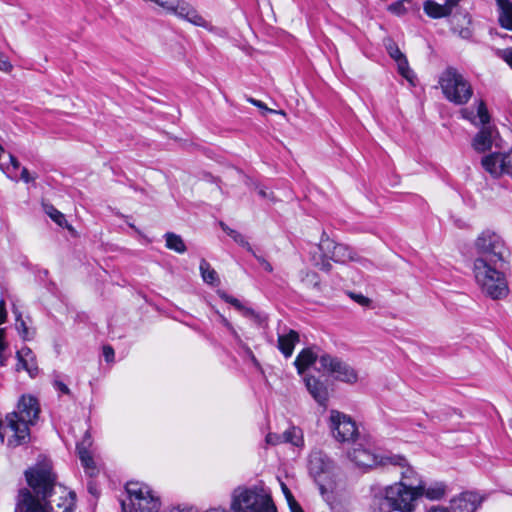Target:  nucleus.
<instances>
[{
  "instance_id": "obj_30",
  "label": "nucleus",
  "mask_w": 512,
  "mask_h": 512,
  "mask_svg": "<svg viewBox=\"0 0 512 512\" xmlns=\"http://www.w3.org/2000/svg\"><path fill=\"white\" fill-rule=\"evenodd\" d=\"M337 244L338 243H335L332 239L329 238L328 234L325 231H323L318 247L324 257L331 259L334 247H336Z\"/></svg>"
},
{
  "instance_id": "obj_40",
  "label": "nucleus",
  "mask_w": 512,
  "mask_h": 512,
  "mask_svg": "<svg viewBox=\"0 0 512 512\" xmlns=\"http://www.w3.org/2000/svg\"><path fill=\"white\" fill-rule=\"evenodd\" d=\"M478 117L480 119V123L483 126H486L487 123L490 121V116L487 110V107L483 101L479 102L478 108H477Z\"/></svg>"
},
{
  "instance_id": "obj_2",
  "label": "nucleus",
  "mask_w": 512,
  "mask_h": 512,
  "mask_svg": "<svg viewBox=\"0 0 512 512\" xmlns=\"http://www.w3.org/2000/svg\"><path fill=\"white\" fill-rule=\"evenodd\" d=\"M39 414L40 404L36 397L24 394L19 398L16 410L6 415V427L13 432L9 446L16 447L29 441L30 426L35 425Z\"/></svg>"
},
{
  "instance_id": "obj_17",
  "label": "nucleus",
  "mask_w": 512,
  "mask_h": 512,
  "mask_svg": "<svg viewBox=\"0 0 512 512\" xmlns=\"http://www.w3.org/2000/svg\"><path fill=\"white\" fill-rule=\"evenodd\" d=\"M415 489L417 494H419V498L425 496L429 500H440L446 494V485L443 482H435L429 487H425L423 481H419L415 485Z\"/></svg>"
},
{
  "instance_id": "obj_48",
  "label": "nucleus",
  "mask_w": 512,
  "mask_h": 512,
  "mask_svg": "<svg viewBox=\"0 0 512 512\" xmlns=\"http://www.w3.org/2000/svg\"><path fill=\"white\" fill-rule=\"evenodd\" d=\"M7 320L6 304L4 299L0 300V325L5 323Z\"/></svg>"
},
{
  "instance_id": "obj_34",
  "label": "nucleus",
  "mask_w": 512,
  "mask_h": 512,
  "mask_svg": "<svg viewBox=\"0 0 512 512\" xmlns=\"http://www.w3.org/2000/svg\"><path fill=\"white\" fill-rule=\"evenodd\" d=\"M396 62L398 66V72L401 74V76H403L410 83H413L415 75L414 72L409 67L407 58L403 57Z\"/></svg>"
},
{
  "instance_id": "obj_46",
  "label": "nucleus",
  "mask_w": 512,
  "mask_h": 512,
  "mask_svg": "<svg viewBox=\"0 0 512 512\" xmlns=\"http://www.w3.org/2000/svg\"><path fill=\"white\" fill-rule=\"evenodd\" d=\"M255 259L259 262V264L264 268L265 271L271 273L273 271L272 265L261 255L256 254L254 251V254H252Z\"/></svg>"
},
{
  "instance_id": "obj_49",
  "label": "nucleus",
  "mask_w": 512,
  "mask_h": 512,
  "mask_svg": "<svg viewBox=\"0 0 512 512\" xmlns=\"http://www.w3.org/2000/svg\"><path fill=\"white\" fill-rule=\"evenodd\" d=\"M281 489H282V492L286 498V501L287 503L288 502H291L292 500H295L293 494L291 493V491L289 490V488L287 487V485L283 482H281Z\"/></svg>"
},
{
  "instance_id": "obj_47",
  "label": "nucleus",
  "mask_w": 512,
  "mask_h": 512,
  "mask_svg": "<svg viewBox=\"0 0 512 512\" xmlns=\"http://www.w3.org/2000/svg\"><path fill=\"white\" fill-rule=\"evenodd\" d=\"M103 356L107 362H112L114 360V349L111 346H104Z\"/></svg>"
},
{
  "instance_id": "obj_55",
  "label": "nucleus",
  "mask_w": 512,
  "mask_h": 512,
  "mask_svg": "<svg viewBox=\"0 0 512 512\" xmlns=\"http://www.w3.org/2000/svg\"><path fill=\"white\" fill-rule=\"evenodd\" d=\"M249 101H250L253 105H255V106L259 107V108L265 109V110H266V111H268V112H273V110H272V109H268V108L265 106V104H264L263 102H261L260 100H256V99L251 98V99H249Z\"/></svg>"
},
{
  "instance_id": "obj_18",
  "label": "nucleus",
  "mask_w": 512,
  "mask_h": 512,
  "mask_svg": "<svg viewBox=\"0 0 512 512\" xmlns=\"http://www.w3.org/2000/svg\"><path fill=\"white\" fill-rule=\"evenodd\" d=\"M493 144V130L489 126H483L475 135L472 146L478 152L490 150Z\"/></svg>"
},
{
  "instance_id": "obj_39",
  "label": "nucleus",
  "mask_w": 512,
  "mask_h": 512,
  "mask_svg": "<svg viewBox=\"0 0 512 512\" xmlns=\"http://www.w3.org/2000/svg\"><path fill=\"white\" fill-rule=\"evenodd\" d=\"M91 445H92L91 434L89 431H86L83 436V439L76 446L77 453L81 454V452H90L89 448L91 447Z\"/></svg>"
},
{
  "instance_id": "obj_8",
  "label": "nucleus",
  "mask_w": 512,
  "mask_h": 512,
  "mask_svg": "<svg viewBox=\"0 0 512 512\" xmlns=\"http://www.w3.org/2000/svg\"><path fill=\"white\" fill-rule=\"evenodd\" d=\"M126 491L131 502L130 512H158L160 508L159 500L151 493L147 485L138 482H128Z\"/></svg>"
},
{
  "instance_id": "obj_62",
  "label": "nucleus",
  "mask_w": 512,
  "mask_h": 512,
  "mask_svg": "<svg viewBox=\"0 0 512 512\" xmlns=\"http://www.w3.org/2000/svg\"><path fill=\"white\" fill-rule=\"evenodd\" d=\"M258 194L262 198L268 197V193L266 192V190L263 187H258Z\"/></svg>"
},
{
  "instance_id": "obj_38",
  "label": "nucleus",
  "mask_w": 512,
  "mask_h": 512,
  "mask_svg": "<svg viewBox=\"0 0 512 512\" xmlns=\"http://www.w3.org/2000/svg\"><path fill=\"white\" fill-rule=\"evenodd\" d=\"M52 385H53V388L56 391H58L60 394L67 395V396H72L71 390L69 389V387L62 380H60L58 375L54 376V379L52 381Z\"/></svg>"
},
{
  "instance_id": "obj_32",
  "label": "nucleus",
  "mask_w": 512,
  "mask_h": 512,
  "mask_svg": "<svg viewBox=\"0 0 512 512\" xmlns=\"http://www.w3.org/2000/svg\"><path fill=\"white\" fill-rule=\"evenodd\" d=\"M20 369H24L25 371H27L31 378L36 377L39 372L36 359L25 358L22 359L21 362L18 361L16 365V370L19 371Z\"/></svg>"
},
{
  "instance_id": "obj_44",
  "label": "nucleus",
  "mask_w": 512,
  "mask_h": 512,
  "mask_svg": "<svg viewBox=\"0 0 512 512\" xmlns=\"http://www.w3.org/2000/svg\"><path fill=\"white\" fill-rule=\"evenodd\" d=\"M12 69L13 65L10 63L8 58H6L0 51V70L9 73L12 71Z\"/></svg>"
},
{
  "instance_id": "obj_54",
  "label": "nucleus",
  "mask_w": 512,
  "mask_h": 512,
  "mask_svg": "<svg viewBox=\"0 0 512 512\" xmlns=\"http://www.w3.org/2000/svg\"><path fill=\"white\" fill-rule=\"evenodd\" d=\"M7 343L5 341V328H0V350H6Z\"/></svg>"
},
{
  "instance_id": "obj_33",
  "label": "nucleus",
  "mask_w": 512,
  "mask_h": 512,
  "mask_svg": "<svg viewBox=\"0 0 512 512\" xmlns=\"http://www.w3.org/2000/svg\"><path fill=\"white\" fill-rule=\"evenodd\" d=\"M43 208L45 213L49 215V217L59 226L67 224L65 216L60 211H58L53 205L43 204Z\"/></svg>"
},
{
  "instance_id": "obj_13",
  "label": "nucleus",
  "mask_w": 512,
  "mask_h": 512,
  "mask_svg": "<svg viewBox=\"0 0 512 512\" xmlns=\"http://www.w3.org/2000/svg\"><path fill=\"white\" fill-rule=\"evenodd\" d=\"M251 504L247 512H277L270 493L262 486L255 485Z\"/></svg>"
},
{
  "instance_id": "obj_9",
  "label": "nucleus",
  "mask_w": 512,
  "mask_h": 512,
  "mask_svg": "<svg viewBox=\"0 0 512 512\" xmlns=\"http://www.w3.org/2000/svg\"><path fill=\"white\" fill-rule=\"evenodd\" d=\"M329 427L334 438L343 443H355L359 439V432L355 421L348 415L331 410Z\"/></svg>"
},
{
  "instance_id": "obj_20",
  "label": "nucleus",
  "mask_w": 512,
  "mask_h": 512,
  "mask_svg": "<svg viewBox=\"0 0 512 512\" xmlns=\"http://www.w3.org/2000/svg\"><path fill=\"white\" fill-rule=\"evenodd\" d=\"M499 10L498 21L501 27L512 31V2L510 0H496Z\"/></svg>"
},
{
  "instance_id": "obj_41",
  "label": "nucleus",
  "mask_w": 512,
  "mask_h": 512,
  "mask_svg": "<svg viewBox=\"0 0 512 512\" xmlns=\"http://www.w3.org/2000/svg\"><path fill=\"white\" fill-rule=\"evenodd\" d=\"M219 296H220V297H221L225 302H227V303H229V304L233 305V306H234L237 310H239V311H241V310L243 309V307H244L238 299H236V298H234V297H232V296L228 295V294H227V293H225V292H219Z\"/></svg>"
},
{
  "instance_id": "obj_64",
  "label": "nucleus",
  "mask_w": 512,
  "mask_h": 512,
  "mask_svg": "<svg viewBox=\"0 0 512 512\" xmlns=\"http://www.w3.org/2000/svg\"><path fill=\"white\" fill-rule=\"evenodd\" d=\"M88 490H89V492L91 494H95L96 493V490H95V488H94V486L92 485L91 482H89V484H88Z\"/></svg>"
},
{
  "instance_id": "obj_14",
  "label": "nucleus",
  "mask_w": 512,
  "mask_h": 512,
  "mask_svg": "<svg viewBox=\"0 0 512 512\" xmlns=\"http://www.w3.org/2000/svg\"><path fill=\"white\" fill-rule=\"evenodd\" d=\"M483 499L475 492H463L451 500L455 512H475Z\"/></svg>"
},
{
  "instance_id": "obj_56",
  "label": "nucleus",
  "mask_w": 512,
  "mask_h": 512,
  "mask_svg": "<svg viewBox=\"0 0 512 512\" xmlns=\"http://www.w3.org/2000/svg\"><path fill=\"white\" fill-rule=\"evenodd\" d=\"M402 3L401 2H397V3H393L390 5L389 9L392 11V12H396V13H399L402 9Z\"/></svg>"
},
{
  "instance_id": "obj_43",
  "label": "nucleus",
  "mask_w": 512,
  "mask_h": 512,
  "mask_svg": "<svg viewBox=\"0 0 512 512\" xmlns=\"http://www.w3.org/2000/svg\"><path fill=\"white\" fill-rule=\"evenodd\" d=\"M388 53L391 58H393L395 61L400 60L401 58L405 57V55L400 51L398 46L394 43H391L387 46Z\"/></svg>"
},
{
  "instance_id": "obj_37",
  "label": "nucleus",
  "mask_w": 512,
  "mask_h": 512,
  "mask_svg": "<svg viewBox=\"0 0 512 512\" xmlns=\"http://www.w3.org/2000/svg\"><path fill=\"white\" fill-rule=\"evenodd\" d=\"M13 312L16 315V329H17V331L19 332V334H20V336L22 337L23 340H28L29 339V336H28L29 330H28V327H27L25 321L22 319L21 313L19 311H17V310H13Z\"/></svg>"
},
{
  "instance_id": "obj_6",
  "label": "nucleus",
  "mask_w": 512,
  "mask_h": 512,
  "mask_svg": "<svg viewBox=\"0 0 512 512\" xmlns=\"http://www.w3.org/2000/svg\"><path fill=\"white\" fill-rule=\"evenodd\" d=\"M474 247L477 253L475 260H483L487 264H505L507 247L500 235L485 230L476 238Z\"/></svg>"
},
{
  "instance_id": "obj_16",
  "label": "nucleus",
  "mask_w": 512,
  "mask_h": 512,
  "mask_svg": "<svg viewBox=\"0 0 512 512\" xmlns=\"http://www.w3.org/2000/svg\"><path fill=\"white\" fill-rule=\"evenodd\" d=\"M307 390L315 401L323 407H326L328 401V390L326 386L317 378L310 376L305 378Z\"/></svg>"
},
{
  "instance_id": "obj_63",
  "label": "nucleus",
  "mask_w": 512,
  "mask_h": 512,
  "mask_svg": "<svg viewBox=\"0 0 512 512\" xmlns=\"http://www.w3.org/2000/svg\"><path fill=\"white\" fill-rule=\"evenodd\" d=\"M248 352H249V355H250V357H251V360H252L253 364H254L256 367H259V366H260V364H259L258 360L256 359V357L254 356V354L251 352V350H250V349H248Z\"/></svg>"
},
{
  "instance_id": "obj_11",
  "label": "nucleus",
  "mask_w": 512,
  "mask_h": 512,
  "mask_svg": "<svg viewBox=\"0 0 512 512\" xmlns=\"http://www.w3.org/2000/svg\"><path fill=\"white\" fill-rule=\"evenodd\" d=\"M481 165L494 178L504 174L512 177V150L486 155L482 158Z\"/></svg>"
},
{
  "instance_id": "obj_12",
  "label": "nucleus",
  "mask_w": 512,
  "mask_h": 512,
  "mask_svg": "<svg viewBox=\"0 0 512 512\" xmlns=\"http://www.w3.org/2000/svg\"><path fill=\"white\" fill-rule=\"evenodd\" d=\"M333 467L332 461L321 452H314L309 456L308 468L310 474L319 484L321 494L325 497L326 489L323 484L325 475L330 474Z\"/></svg>"
},
{
  "instance_id": "obj_1",
  "label": "nucleus",
  "mask_w": 512,
  "mask_h": 512,
  "mask_svg": "<svg viewBox=\"0 0 512 512\" xmlns=\"http://www.w3.org/2000/svg\"><path fill=\"white\" fill-rule=\"evenodd\" d=\"M28 485L35 495L27 488L19 490L15 512H72L74 509V497H65L61 502L53 506L48 498L51 496L56 476L51 468L46 465H37L25 472Z\"/></svg>"
},
{
  "instance_id": "obj_23",
  "label": "nucleus",
  "mask_w": 512,
  "mask_h": 512,
  "mask_svg": "<svg viewBox=\"0 0 512 512\" xmlns=\"http://www.w3.org/2000/svg\"><path fill=\"white\" fill-rule=\"evenodd\" d=\"M424 12L433 19L450 16L445 4H439L433 0H426L423 5Z\"/></svg>"
},
{
  "instance_id": "obj_60",
  "label": "nucleus",
  "mask_w": 512,
  "mask_h": 512,
  "mask_svg": "<svg viewBox=\"0 0 512 512\" xmlns=\"http://www.w3.org/2000/svg\"><path fill=\"white\" fill-rule=\"evenodd\" d=\"M4 352L5 350H0V366H5L7 363V357Z\"/></svg>"
},
{
  "instance_id": "obj_53",
  "label": "nucleus",
  "mask_w": 512,
  "mask_h": 512,
  "mask_svg": "<svg viewBox=\"0 0 512 512\" xmlns=\"http://www.w3.org/2000/svg\"><path fill=\"white\" fill-rule=\"evenodd\" d=\"M503 59L512 68V48H508L503 52Z\"/></svg>"
},
{
  "instance_id": "obj_21",
  "label": "nucleus",
  "mask_w": 512,
  "mask_h": 512,
  "mask_svg": "<svg viewBox=\"0 0 512 512\" xmlns=\"http://www.w3.org/2000/svg\"><path fill=\"white\" fill-rule=\"evenodd\" d=\"M317 359V355L312 351L311 348L303 349L296 357L294 365L297 368L299 374H303L304 371L312 365Z\"/></svg>"
},
{
  "instance_id": "obj_31",
  "label": "nucleus",
  "mask_w": 512,
  "mask_h": 512,
  "mask_svg": "<svg viewBox=\"0 0 512 512\" xmlns=\"http://www.w3.org/2000/svg\"><path fill=\"white\" fill-rule=\"evenodd\" d=\"M188 12L183 18L184 20L192 23L195 26L203 27L208 29L210 24L198 13V11L191 6V8H187Z\"/></svg>"
},
{
  "instance_id": "obj_22",
  "label": "nucleus",
  "mask_w": 512,
  "mask_h": 512,
  "mask_svg": "<svg viewBox=\"0 0 512 512\" xmlns=\"http://www.w3.org/2000/svg\"><path fill=\"white\" fill-rule=\"evenodd\" d=\"M191 4L184 0L169 1L165 0V3H161V7L167 12L176 15L179 18H184L188 12L187 8H191Z\"/></svg>"
},
{
  "instance_id": "obj_42",
  "label": "nucleus",
  "mask_w": 512,
  "mask_h": 512,
  "mask_svg": "<svg viewBox=\"0 0 512 512\" xmlns=\"http://www.w3.org/2000/svg\"><path fill=\"white\" fill-rule=\"evenodd\" d=\"M16 358H17V361H19V362H21V360L25 359V358L36 359L32 350L27 346L22 347L20 350H18L16 352Z\"/></svg>"
},
{
  "instance_id": "obj_26",
  "label": "nucleus",
  "mask_w": 512,
  "mask_h": 512,
  "mask_svg": "<svg viewBox=\"0 0 512 512\" xmlns=\"http://www.w3.org/2000/svg\"><path fill=\"white\" fill-rule=\"evenodd\" d=\"M164 239L168 249L173 250L179 254H183L187 251L186 244L180 235L173 232H167L164 235Z\"/></svg>"
},
{
  "instance_id": "obj_57",
  "label": "nucleus",
  "mask_w": 512,
  "mask_h": 512,
  "mask_svg": "<svg viewBox=\"0 0 512 512\" xmlns=\"http://www.w3.org/2000/svg\"><path fill=\"white\" fill-rule=\"evenodd\" d=\"M355 298V300L360 303L361 305H366L368 304L369 302V299L366 298L365 296L363 295H356V296H353Z\"/></svg>"
},
{
  "instance_id": "obj_59",
  "label": "nucleus",
  "mask_w": 512,
  "mask_h": 512,
  "mask_svg": "<svg viewBox=\"0 0 512 512\" xmlns=\"http://www.w3.org/2000/svg\"><path fill=\"white\" fill-rule=\"evenodd\" d=\"M427 512H450V511L446 507L433 506Z\"/></svg>"
},
{
  "instance_id": "obj_35",
  "label": "nucleus",
  "mask_w": 512,
  "mask_h": 512,
  "mask_svg": "<svg viewBox=\"0 0 512 512\" xmlns=\"http://www.w3.org/2000/svg\"><path fill=\"white\" fill-rule=\"evenodd\" d=\"M400 467L403 469L401 471V480L400 481H403V482L414 481V483H415L414 486L417 485L419 481H421L420 479H418L417 473L414 471V469L407 464L406 459H405L404 465L400 466Z\"/></svg>"
},
{
  "instance_id": "obj_15",
  "label": "nucleus",
  "mask_w": 512,
  "mask_h": 512,
  "mask_svg": "<svg viewBox=\"0 0 512 512\" xmlns=\"http://www.w3.org/2000/svg\"><path fill=\"white\" fill-rule=\"evenodd\" d=\"M255 491V486L250 488H236L232 493L231 511L232 512H247L251 509L252 496Z\"/></svg>"
},
{
  "instance_id": "obj_36",
  "label": "nucleus",
  "mask_w": 512,
  "mask_h": 512,
  "mask_svg": "<svg viewBox=\"0 0 512 512\" xmlns=\"http://www.w3.org/2000/svg\"><path fill=\"white\" fill-rule=\"evenodd\" d=\"M243 316L250 318L258 325L262 326L266 323V317L264 315H261L260 313L256 312L252 308L243 307V309L240 311Z\"/></svg>"
},
{
  "instance_id": "obj_45",
  "label": "nucleus",
  "mask_w": 512,
  "mask_h": 512,
  "mask_svg": "<svg viewBox=\"0 0 512 512\" xmlns=\"http://www.w3.org/2000/svg\"><path fill=\"white\" fill-rule=\"evenodd\" d=\"M266 442H267V444H270V445H278V444L284 443L283 438H281V434H277V433L267 434Z\"/></svg>"
},
{
  "instance_id": "obj_24",
  "label": "nucleus",
  "mask_w": 512,
  "mask_h": 512,
  "mask_svg": "<svg viewBox=\"0 0 512 512\" xmlns=\"http://www.w3.org/2000/svg\"><path fill=\"white\" fill-rule=\"evenodd\" d=\"M355 255V252L349 246L338 243L337 246L334 247L331 260L338 263H345L347 261H354L356 259Z\"/></svg>"
},
{
  "instance_id": "obj_4",
  "label": "nucleus",
  "mask_w": 512,
  "mask_h": 512,
  "mask_svg": "<svg viewBox=\"0 0 512 512\" xmlns=\"http://www.w3.org/2000/svg\"><path fill=\"white\" fill-rule=\"evenodd\" d=\"M504 264H487L483 260H474V278L481 292L493 299L499 300L509 294L508 281L502 271Z\"/></svg>"
},
{
  "instance_id": "obj_58",
  "label": "nucleus",
  "mask_w": 512,
  "mask_h": 512,
  "mask_svg": "<svg viewBox=\"0 0 512 512\" xmlns=\"http://www.w3.org/2000/svg\"><path fill=\"white\" fill-rule=\"evenodd\" d=\"M9 160L14 169H18L20 167L19 161L12 154H9Z\"/></svg>"
},
{
  "instance_id": "obj_50",
  "label": "nucleus",
  "mask_w": 512,
  "mask_h": 512,
  "mask_svg": "<svg viewBox=\"0 0 512 512\" xmlns=\"http://www.w3.org/2000/svg\"><path fill=\"white\" fill-rule=\"evenodd\" d=\"M21 179L24 182L29 183L31 181H34L35 177L30 176L28 169L24 167V168H22V171H21Z\"/></svg>"
},
{
  "instance_id": "obj_25",
  "label": "nucleus",
  "mask_w": 512,
  "mask_h": 512,
  "mask_svg": "<svg viewBox=\"0 0 512 512\" xmlns=\"http://www.w3.org/2000/svg\"><path fill=\"white\" fill-rule=\"evenodd\" d=\"M284 443L292 444L296 447L304 445L303 432L300 428L292 426L281 434Z\"/></svg>"
},
{
  "instance_id": "obj_52",
  "label": "nucleus",
  "mask_w": 512,
  "mask_h": 512,
  "mask_svg": "<svg viewBox=\"0 0 512 512\" xmlns=\"http://www.w3.org/2000/svg\"><path fill=\"white\" fill-rule=\"evenodd\" d=\"M461 0H445L444 4L447 10L449 11V14L451 15L453 9L459 4Z\"/></svg>"
},
{
  "instance_id": "obj_5",
  "label": "nucleus",
  "mask_w": 512,
  "mask_h": 512,
  "mask_svg": "<svg viewBox=\"0 0 512 512\" xmlns=\"http://www.w3.org/2000/svg\"><path fill=\"white\" fill-rule=\"evenodd\" d=\"M438 83L445 99L455 105H465L473 96L470 81L453 66L440 74Z\"/></svg>"
},
{
  "instance_id": "obj_27",
  "label": "nucleus",
  "mask_w": 512,
  "mask_h": 512,
  "mask_svg": "<svg viewBox=\"0 0 512 512\" xmlns=\"http://www.w3.org/2000/svg\"><path fill=\"white\" fill-rule=\"evenodd\" d=\"M199 269L201 272L202 279L205 283L210 285L219 284L217 272L211 267V265L205 259H202L200 261Z\"/></svg>"
},
{
  "instance_id": "obj_19",
  "label": "nucleus",
  "mask_w": 512,
  "mask_h": 512,
  "mask_svg": "<svg viewBox=\"0 0 512 512\" xmlns=\"http://www.w3.org/2000/svg\"><path fill=\"white\" fill-rule=\"evenodd\" d=\"M297 342H299V334L297 331L291 329L287 334L278 336V349L288 358L293 354Z\"/></svg>"
},
{
  "instance_id": "obj_61",
  "label": "nucleus",
  "mask_w": 512,
  "mask_h": 512,
  "mask_svg": "<svg viewBox=\"0 0 512 512\" xmlns=\"http://www.w3.org/2000/svg\"><path fill=\"white\" fill-rule=\"evenodd\" d=\"M332 265L328 260H325L322 262L321 269L325 271H329L331 269Z\"/></svg>"
},
{
  "instance_id": "obj_3",
  "label": "nucleus",
  "mask_w": 512,
  "mask_h": 512,
  "mask_svg": "<svg viewBox=\"0 0 512 512\" xmlns=\"http://www.w3.org/2000/svg\"><path fill=\"white\" fill-rule=\"evenodd\" d=\"M414 484V481H399L385 487L383 493L374 496L372 512L414 511L419 498Z\"/></svg>"
},
{
  "instance_id": "obj_28",
  "label": "nucleus",
  "mask_w": 512,
  "mask_h": 512,
  "mask_svg": "<svg viewBox=\"0 0 512 512\" xmlns=\"http://www.w3.org/2000/svg\"><path fill=\"white\" fill-rule=\"evenodd\" d=\"M220 227L226 232L237 244L246 248L248 252L254 254V250L245 237L238 231L231 229L224 222H220Z\"/></svg>"
},
{
  "instance_id": "obj_10",
  "label": "nucleus",
  "mask_w": 512,
  "mask_h": 512,
  "mask_svg": "<svg viewBox=\"0 0 512 512\" xmlns=\"http://www.w3.org/2000/svg\"><path fill=\"white\" fill-rule=\"evenodd\" d=\"M321 367L319 370H323L331 374L335 379L354 383L357 381V374L352 367L340 359L333 357L329 354H323L319 358Z\"/></svg>"
},
{
  "instance_id": "obj_7",
  "label": "nucleus",
  "mask_w": 512,
  "mask_h": 512,
  "mask_svg": "<svg viewBox=\"0 0 512 512\" xmlns=\"http://www.w3.org/2000/svg\"><path fill=\"white\" fill-rule=\"evenodd\" d=\"M353 444V449L348 451V457L361 468H374L386 465L403 466L405 463V458L401 455L378 456L369 449L364 448L357 441Z\"/></svg>"
},
{
  "instance_id": "obj_29",
  "label": "nucleus",
  "mask_w": 512,
  "mask_h": 512,
  "mask_svg": "<svg viewBox=\"0 0 512 512\" xmlns=\"http://www.w3.org/2000/svg\"><path fill=\"white\" fill-rule=\"evenodd\" d=\"M81 464L85 470V473L89 477H94L98 474L99 470L90 454V452H81L78 454Z\"/></svg>"
},
{
  "instance_id": "obj_51",
  "label": "nucleus",
  "mask_w": 512,
  "mask_h": 512,
  "mask_svg": "<svg viewBox=\"0 0 512 512\" xmlns=\"http://www.w3.org/2000/svg\"><path fill=\"white\" fill-rule=\"evenodd\" d=\"M291 512H304L299 503L295 500L287 503Z\"/></svg>"
}]
</instances>
